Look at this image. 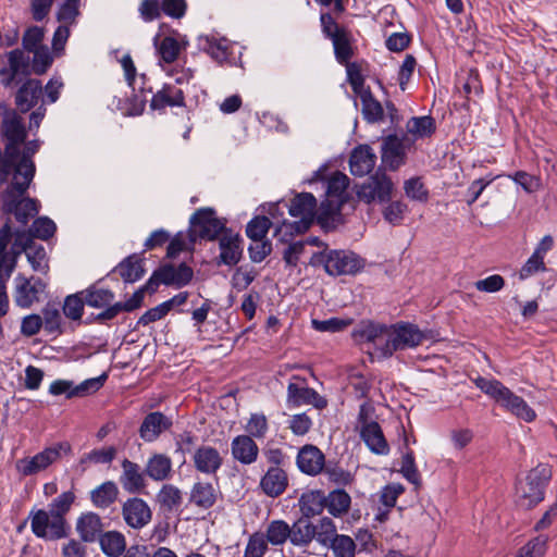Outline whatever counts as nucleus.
<instances>
[{"label": "nucleus", "instance_id": "nucleus-17", "mask_svg": "<svg viewBox=\"0 0 557 557\" xmlns=\"http://www.w3.org/2000/svg\"><path fill=\"white\" fill-rule=\"evenodd\" d=\"M389 326L372 321H361L354 330L352 336L357 342L372 343L381 352V346L387 343Z\"/></svg>", "mask_w": 557, "mask_h": 557}, {"label": "nucleus", "instance_id": "nucleus-44", "mask_svg": "<svg viewBox=\"0 0 557 557\" xmlns=\"http://www.w3.org/2000/svg\"><path fill=\"white\" fill-rule=\"evenodd\" d=\"M351 498L344 490H335L325 497L329 512L334 517H342L350 507Z\"/></svg>", "mask_w": 557, "mask_h": 557}, {"label": "nucleus", "instance_id": "nucleus-53", "mask_svg": "<svg viewBox=\"0 0 557 557\" xmlns=\"http://www.w3.org/2000/svg\"><path fill=\"white\" fill-rule=\"evenodd\" d=\"M23 252L26 253L27 260L34 271L46 272L48 269L46 250L42 245H37L34 242L28 245L27 249Z\"/></svg>", "mask_w": 557, "mask_h": 557}, {"label": "nucleus", "instance_id": "nucleus-37", "mask_svg": "<svg viewBox=\"0 0 557 557\" xmlns=\"http://www.w3.org/2000/svg\"><path fill=\"white\" fill-rule=\"evenodd\" d=\"M289 541L295 546H308L315 537V525L306 519H299L290 527Z\"/></svg>", "mask_w": 557, "mask_h": 557}, {"label": "nucleus", "instance_id": "nucleus-22", "mask_svg": "<svg viewBox=\"0 0 557 557\" xmlns=\"http://www.w3.org/2000/svg\"><path fill=\"white\" fill-rule=\"evenodd\" d=\"M287 404L293 407L313 405L315 408H323L326 406L325 399L313 388L294 382H290L287 386Z\"/></svg>", "mask_w": 557, "mask_h": 557}, {"label": "nucleus", "instance_id": "nucleus-54", "mask_svg": "<svg viewBox=\"0 0 557 557\" xmlns=\"http://www.w3.org/2000/svg\"><path fill=\"white\" fill-rule=\"evenodd\" d=\"M269 549V543L262 532L252 533L247 541L244 557H263Z\"/></svg>", "mask_w": 557, "mask_h": 557}, {"label": "nucleus", "instance_id": "nucleus-27", "mask_svg": "<svg viewBox=\"0 0 557 557\" xmlns=\"http://www.w3.org/2000/svg\"><path fill=\"white\" fill-rule=\"evenodd\" d=\"M360 437L372 453L376 455L388 454L389 446L377 422H364L360 426Z\"/></svg>", "mask_w": 557, "mask_h": 557}, {"label": "nucleus", "instance_id": "nucleus-49", "mask_svg": "<svg viewBox=\"0 0 557 557\" xmlns=\"http://www.w3.org/2000/svg\"><path fill=\"white\" fill-rule=\"evenodd\" d=\"M315 540L324 545L329 546L334 539L337 537V529L334 521L331 518L323 517L320 519L319 523L315 525Z\"/></svg>", "mask_w": 557, "mask_h": 557}, {"label": "nucleus", "instance_id": "nucleus-6", "mask_svg": "<svg viewBox=\"0 0 557 557\" xmlns=\"http://www.w3.org/2000/svg\"><path fill=\"white\" fill-rule=\"evenodd\" d=\"M70 451L67 443H57L52 446L46 447L44 450L37 453L32 457H24L15 462V469L22 476L36 475L61 458L62 453Z\"/></svg>", "mask_w": 557, "mask_h": 557}, {"label": "nucleus", "instance_id": "nucleus-1", "mask_svg": "<svg viewBox=\"0 0 557 557\" xmlns=\"http://www.w3.org/2000/svg\"><path fill=\"white\" fill-rule=\"evenodd\" d=\"M38 140L28 141L24 150L17 146V153L0 177V208L3 214H11L16 222L26 224L40 209V202L28 196L29 186L36 173L33 156L38 151Z\"/></svg>", "mask_w": 557, "mask_h": 557}, {"label": "nucleus", "instance_id": "nucleus-51", "mask_svg": "<svg viewBox=\"0 0 557 557\" xmlns=\"http://www.w3.org/2000/svg\"><path fill=\"white\" fill-rule=\"evenodd\" d=\"M246 432L252 438H264L269 431L268 419L263 413H251L245 426Z\"/></svg>", "mask_w": 557, "mask_h": 557}, {"label": "nucleus", "instance_id": "nucleus-62", "mask_svg": "<svg viewBox=\"0 0 557 557\" xmlns=\"http://www.w3.org/2000/svg\"><path fill=\"white\" fill-rule=\"evenodd\" d=\"M332 42L336 59L339 63H348L352 55V50L347 36L342 32L333 35Z\"/></svg>", "mask_w": 557, "mask_h": 557}, {"label": "nucleus", "instance_id": "nucleus-21", "mask_svg": "<svg viewBox=\"0 0 557 557\" xmlns=\"http://www.w3.org/2000/svg\"><path fill=\"white\" fill-rule=\"evenodd\" d=\"M42 85L39 79L27 78L15 94V104L23 113L33 109L42 98Z\"/></svg>", "mask_w": 557, "mask_h": 557}, {"label": "nucleus", "instance_id": "nucleus-40", "mask_svg": "<svg viewBox=\"0 0 557 557\" xmlns=\"http://www.w3.org/2000/svg\"><path fill=\"white\" fill-rule=\"evenodd\" d=\"M299 507L302 515L307 518L319 515L325 505V496L321 491H309L299 498Z\"/></svg>", "mask_w": 557, "mask_h": 557}, {"label": "nucleus", "instance_id": "nucleus-29", "mask_svg": "<svg viewBox=\"0 0 557 557\" xmlns=\"http://www.w3.org/2000/svg\"><path fill=\"white\" fill-rule=\"evenodd\" d=\"M172 459L165 454H152L145 466L146 475L157 482L169 480L172 476Z\"/></svg>", "mask_w": 557, "mask_h": 557}, {"label": "nucleus", "instance_id": "nucleus-14", "mask_svg": "<svg viewBox=\"0 0 557 557\" xmlns=\"http://www.w3.org/2000/svg\"><path fill=\"white\" fill-rule=\"evenodd\" d=\"M289 214L294 218H300L299 221L290 224V228L296 233L306 232L312 224L317 211V199L310 193L296 195L288 207Z\"/></svg>", "mask_w": 557, "mask_h": 557}, {"label": "nucleus", "instance_id": "nucleus-43", "mask_svg": "<svg viewBox=\"0 0 557 557\" xmlns=\"http://www.w3.org/2000/svg\"><path fill=\"white\" fill-rule=\"evenodd\" d=\"M361 100V113L363 119L369 123H375L383 119V107L373 97L372 92L368 89L358 95Z\"/></svg>", "mask_w": 557, "mask_h": 557}, {"label": "nucleus", "instance_id": "nucleus-11", "mask_svg": "<svg viewBox=\"0 0 557 557\" xmlns=\"http://www.w3.org/2000/svg\"><path fill=\"white\" fill-rule=\"evenodd\" d=\"M8 64L0 69V83L4 87H12L15 84L27 79L32 73L30 60L22 49H13L7 53Z\"/></svg>", "mask_w": 557, "mask_h": 557}, {"label": "nucleus", "instance_id": "nucleus-24", "mask_svg": "<svg viewBox=\"0 0 557 557\" xmlns=\"http://www.w3.org/2000/svg\"><path fill=\"white\" fill-rule=\"evenodd\" d=\"M122 473L120 475V483L122 487L131 493H139L146 486L145 470L141 471L140 466L128 459L121 462Z\"/></svg>", "mask_w": 557, "mask_h": 557}, {"label": "nucleus", "instance_id": "nucleus-36", "mask_svg": "<svg viewBox=\"0 0 557 557\" xmlns=\"http://www.w3.org/2000/svg\"><path fill=\"white\" fill-rule=\"evenodd\" d=\"M156 500L163 511L175 512L183 504V493L173 484H164L158 492Z\"/></svg>", "mask_w": 557, "mask_h": 557}, {"label": "nucleus", "instance_id": "nucleus-25", "mask_svg": "<svg viewBox=\"0 0 557 557\" xmlns=\"http://www.w3.org/2000/svg\"><path fill=\"white\" fill-rule=\"evenodd\" d=\"M232 456L242 465H251L257 461L259 447L255 440L249 435H237L231 443Z\"/></svg>", "mask_w": 557, "mask_h": 557}, {"label": "nucleus", "instance_id": "nucleus-31", "mask_svg": "<svg viewBox=\"0 0 557 557\" xmlns=\"http://www.w3.org/2000/svg\"><path fill=\"white\" fill-rule=\"evenodd\" d=\"M162 284L175 285L182 287L187 285L193 278V270L185 263L175 267L172 264L163 265L159 269Z\"/></svg>", "mask_w": 557, "mask_h": 557}, {"label": "nucleus", "instance_id": "nucleus-7", "mask_svg": "<svg viewBox=\"0 0 557 557\" xmlns=\"http://www.w3.org/2000/svg\"><path fill=\"white\" fill-rule=\"evenodd\" d=\"M28 519L32 532L39 539L55 541L69 535L67 522L55 518L48 510L33 508Z\"/></svg>", "mask_w": 557, "mask_h": 557}, {"label": "nucleus", "instance_id": "nucleus-47", "mask_svg": "<svg viewBox=\"0 0 557 557\" xmlns=\"http://www.w3.org/2000/svg\"><path fill=\"white\" fill-rule=\"evenodd\" d=\"M407 132L416 138L428 137L435 131L434 120L431 116H414L407 122Z\"/></svg>", "mask_w": 557, "mask_h": 557}, {"label": "nucleus", "instance_id": "nucleus-55", "mask_svg": "<svg viewBox=\"0 0 557 557\" xmlns=\"http://www.w3.org/2000/svg\"><path fill=\"white\" fill-rule=\"evenodd\" d=\"M548 537L539 535L522 546L516 557H544L547 552Z\"/></svg>", "mask_w": 557, "mask_h": 557}, {"label": "nucleus", "instance_id": "nucleus-63", "mask_svg": "<svg viewBox=\"0 0 557 557\" xmlns=\"http://www.w3.org/2000/svg\"><path fill=\"white\" fill-rule=\"evenodd\" d=\"M351 324L350 319L330 318L327 320H312V327L319 332H339Z\"/></svg>", "mask_w": 557, "mask_h": 557}, {"label": "nucleus", "instance_id": "nucleus-34", "mask_svg": "<svg viewBox=\"0 0 557 557\" xmlns=\"http://www.w3.org/2000/svg\"><path fill=\"white\" fill-rule=\"evenodd\" d=\"M153 44L160 59L165 63L174 62L181 50L187 45L184 39L178 40L172 36H165L160 39L159 35L153 38Z\"/></svg>", "mask_w": 557, "mask_h": 557}, {"label": "nucleus", "instance_id": "nucleus-23", "mask_svg": "<svg viewBox=\"0 0 557 557\" xmlns=\"http://www.w3.org/2000/svg\"><path fill=\"white\" fill-rule=\"evenodd\" d=\"M261 491L269 497L281 496L288 486V476L281 467H269L259 484Z\"/></svg>", "mask_w": 557, "mask_h": 557}, {"label": "nucleus", "instance_id": "nucleus-18", "mask_svg": "<svg viewBox=\"0 0 557 557\" xmlns=\"http://www.w3.org/2000/svg\"><path fill=\"white\" fill-rule=\"evenodd\" d=\"M194 467L206 475H215L223 463L219 450L212 446L202 445L193 455Z\"/></svg>", "mask_w": 557, "mask_h": 557}, {"label": "nucleus", "instance_id": "nucleus-45", "mask_svg": "<svg viewBox=\"0 0 557 557\" xmlns=\"http://www.w3.org/2000/svg\"><path fill=\"white\" fill-rule=\"evenodd\" d=\"M215 491L210 483L197 482L190 492V502L198 507L208 509L215 503Z\"/></svg>", "mask_w": 557, "mask_h": 557}, {"label": "nucleus", "instance_id": "nucleus-56", "mask_svg": "<svg viewBox=\"0 0 557 557\" xmlns=\"http://www.w3.org/2000/svg\"><path fill=\"white\" fill-rule=\"evenodd\" d=\"M548 537L539 535L522 546L516 557H544L547 552Z\"/></svg>", "mask_w": 557, "mask_h": 557}, {"label": "nucleus", "instance_id": "nucleus-26", "mask_svg": "<svg viewBox=\"0 0 557 557\" xmlns=\"http://www.w3.org/2000/svg\"><path fill=\"white\" fill-rule=\"evenodd\" d=\"M376 161V156L368 145L356 147L349 158L350 172L355 176H364L369 174Z\"/></svg>", "mask_w": 557, "mask_h": 557}, {"label": "nucleus", "instance_id": "nucleus-13", "mask_svg": "<svg viewBox=\"0 0 557 557\" xmlns=\"http://www.w3.org/2000/svg\"><path fill=\"white\" fill-rule=\"evenodd\" d=\"M393 188L391 178L384 173L376 172L359 186L357 196L366 203H382L391 200Z\"/></svg>", "mask_w": 557, "mask_h": 557}, {"label": "nucleus", "instance_id": "nucleus-33", "mask_svg": "<svg viewBox=\"0 0 557 557\" xmlns=\"http://www.w3.org/2000/svg\"><path fill=\"white\" fill-rule=\"evenodd\" d=\"M405 159L403 144L398 138L388 136L382 144V163L391 170H397Z\"/></svg>", "mask_w": 557, "mask_h": 557}, {"label": "nucleus", "instance_id": "nucleus-39", "mask_svg": "<svg viewBox=\"0 0 557 557\" xmlns=\"http://www.w3.org/2000/svg\"><path fill=\"white\" fill-rule=\"evenodd\" d=\"M99 543L102 552L109 557H120L127 549L125 536L117 531L101 534Z\"/></svg>", "mask_w": 557, "mask_h": 557}, {"label": "nucleus", "instance_id": "nucleus-3", "mask_svg": "<svg viewBox=\"0 0 557 557\" xmlns=\"http://www.w3.org/2000/svg\"><path fill=\"white\" fill-rule=\"evenodd\" d=\"M0 115L2 116L0 135L5 141L3 159L0 160V177H4L7 168L17 153V146H21L27 137V131L23 117L15 110L0 104Z\"/></svg>", "mask_w": 557, "mask_h": 557}, {"label": "nucleus", "instance_id": "nucleus-30", "mask_svg": "<svg viewBox=\"0 0 557 557\" xmlns=\"http://www.w3.org/2000/svg\"><path fill=\"white\" fill-rule=\"evenodd\" d=\"M15 290H14V301L17 307L21 308H29L35 301L38 300V288L37 284H40L38 280L37 283L32 284L30 280L26 278L22 274H18L15 277Z\"/></svg>", "mask_w": 557, "mask_h": 557}, {"label": "nucleus", "instance_id": "nucleus-20", "mask_svg": "<svg viewBox=\"0 0 557 557\" xmlns=\"http://www.w3.org/2000/svg\"><path fill=\"white\" fill-rule=\"evenodd\" d=\"M296 462L302 473L317 475L324 469L325 457L317 446L305 445L299 449Z\"/></svg>", "mask_w": 557, "mask_h": 557}, {"label": "nucleus", "instance_id": "nucleus-15", "mask_svg": "<svg viewBox=\"0 0 557 557\" xmlns=\"http://www.w3.org/2000/svg\"><path fill=\"white\" fill-rule=\"evenodd\" d=\"M122 516L129 528L139 530L150 523L152 511L144 499L132 497L123 503Z\"/></svg>", "mask_w": 557, "mask_h": 557}, {"label": "nucleus", "instance_id": "nucleus-59", "mask_svg": "<svg viewBox=\"0 0 557 557\" xmlns=\"http://www.w3.org/2000/svg\"><path fill=\"white\" fill-rule=\"evenodd\" d=\"M272 222L267 216L253 218L246 227V234L251 240L264 239Z\"/></svg>", "mask_w": 557, "mask_h": 557}, {"label": "nucleus", "instance_id": "nucleus-57", "mask_svg": "<svg viewBox=\"0 0 557 557\" xmlns=\"http://www.w3.org/2000/svg\"><path fill=\"white\" fill-rule=\"evenodd\" d=\"M329 547L333 550L334 557H355L357 545L350 536L339 534Z\"/></svg>", "mask_w": 557, "mask_h": 557}, {"label": "nucleus", "instance_id": "nucleus-42", "mask_svg": "<svg viewBox=\"0 0 557 557\" xmlns=\"http://www.w3.org/2000/svg\"><path fill=\"white\" fill-rule=\"evenodd\" d=\"M116 271L126 283H134L140 280L145 274L143 261L136 255L125 258L116 267Z\"/></svg>", "mask_w": 557, "mask_h": 557}, {"label": "nucleus", "instance_id": "nucleus-64", "mask_svg": "<svg viewBox=\"0 0 557 557\" xmlns=\"http://www.w3.org/2000/svg\"><path fill=\"white\" fill-rule=\"evenodd\" d=\"M404 189L408 198L416 201L428 200V189L424 187L420 177H412L405 182Z\"/></svg>", "mask_w": 557, "mask_h": 557}, {"label": "nucleus", "instance_id": "nucleus-48", "mask_svg": "<svg viewBox=\"0 0 557 557\" xmlns=\"http://www.w3.org/2000/svg\"><path fill=\"white\" fill-rule=\"evenodd\" d=\"M75 500V494L72 491H66L55 497L49 504V512L62 521H66L65 516L71 510Z\"/></svg>", "mask_w": 557, "mask_h": 557}, {"label": "nucleus", "instance_id": "nucleus-52", "mask_svg": "<svg viewBox=\"0 0 557 557\" xmlns=\"http://www.w3.org/2000/svg\"><path fill=\"white\" fill-rule=\"evenodd\" d=\"M45 38V30L39 26H29L23 34L22 46L24 51L33 52L37 49L45 47L42 40Z\"/></svg>", "mask_w": 557, "mask_h": 557}, {"label": "nucleus", "instance_id": "nucleus-28", "mask_svg": "<svg viewBox=\"0 0 557 557\" xmlns=\"http://www.w3.org/2000/svg\"><path fill=\"white\" fill-rule=\"evenodd\" d=\"M184 91L176 85L165 84L150 100L152 110H163L166 107H184Z\"/></svg>", "mask_w": 557, "mask_h": 557}, {"label": "nucleus", "instance_id": "nucleus-4", "mask_svg": "<svg viewBox=\"0 0 557 557\" xmlns=\"http://www.w3.org/2000/svg\"><path fill=\"white\" fill-rule=\"evenodd\" d=\"M474 383L484 394L493 398L518 419L524 420L525 422H532L536 418L535 411L525 403V400L513 394L502 382L494 379L488 380L478 376L474 380Z\"/></svg>", "mask_w": 557, "mask_h": 557}, {"label": "nucleus", "instance_id": "nucleus-5", "mask_svg": "<svg viewBox=\"0 0 557 557\" xmlns=\"http://www.w3.org/2000/svg\"><path fill=\"white\" fill-rule=\"evenodd\" d=\"M424 339V334L411 323H397L389 325L387 343L381 346V356L391 357L397 350L419 346Z\"/></svg>", "mask_w": 557, "mask_h": 557}, {"label": "nucleus", "instance_id": "nucleus-8", "mask_svg": "<svg viewBox=\"0 0 557 557\" xmlns=\"http://www.w3.org/2000/svg\"><path fill=\"white\" fill-rule=\"evenodd\" d=\"M552 478V471L546 465H539L527 475L525 482L520 483L518 493L523 505L532 508L544 499V491Z\"/></svg>", "mask_w": 557, "mask_h": 557}, {"label": "nucleus", "instance_id": "nucleus-46", "mask_svg": "<svg viewBox=\"0 0 557 557\" xmlns=\"http://www.w3.org/2000/svg\"><path fill=\"white\" fill-rule=\"evenodd\" d=\"M263 534L268 543L273 546H282L289 540V524L284 520H272Z\"/></svg>", "mask_w": 557, "mask_h": 557}, {"label": "nucleus", "instance_id": "nucleus-35", "mask_svg": "<svg viewBox=\"0 0 557 557\" xmlns=\"http://www.w3.org/2000/svg\"><path fill=\"white\" fill-rule=\"evenodd\" d=\"M77 532L85 542H94L103 529V523L99 515L87 512L82 515L76 524Z\"/></svg>", "mask_w": 557, "mask_h": 557}, {"label": "nucleus", "instance_id": "nucleus-19", "mask_svg": "<svg viewBox=\"0 0 557 557\" xmlns=\"http://www.w3.org/2000/svg\"><path fill=\"white\" fill-rule=\"evenodd\" d=\"M172 426V420L160 411L148 413L139 428V436L146 443L154 442Z\"/></svg>", "mask_w": 557, "mask_h": 557}, {"label": "nucleus", "instance_id": "nucleus-41", "mask_svg": "<svg viewBox=\"0 0 557 557\" xmlns=\"http://www.w3.org/2000/svg\"><path fill=\"white\" fill-rule=\"evenodd\" d=\"M144 288H139L137 292L133 294V296L125 302H115L109 308H106L102 312L98 314L99 320H111L115 318L122 311H133L140 307L144 299Z\"/></svg>", "mask_w": 557, "mask_h": 557}, {"label": "nucleus", "instance_id": "nucleus-12", "mask_svg": "<svg viewBox=\"0 0 557 557\" xmlns=\"http://www.w3.org/2000/svg\"><path fill=\"white\" fill-rule=\"evenodd\" d=\"M325 271L331 275L355 274L363 267L362 259L352 251L331 250L321 253Z\"/></svg>", "mask_w": 557, "mask_h": 557}, {"label": "nucleus", "instance_id": "nucleus-10", "mask_svg": "<svg viewBox=\"0 0 557 557\" xmlns=\"http://www.w3.org/2000/svg\"><path fill=\"white\" fill-rule=\"evenodd\" d=\"M225 228L224 223L216 218L215 211L211 208H201L197 210L190 218V237L214 239L218 235H222Z\"/></svg>", "mask_w": 557, "mask_h": 557}, {"label": "nucleus", "instance_id": "nucleus-9", "mask_svg": "<svg viewBox=\"0 0 557 557\" xmlns=\"http://www.w3.org/2000/svg\"><path fill=\"white\" fill-rule=\"evenodd\" d=\"M349 184V178L342 172H335L326 184V199L321 202L319 220L327 221L337 213L344 205L345 193Z\"/></svg>", "mask_w": 557, "mask_h": 557}, {"label": "nucleus", "instance_id": "nucleus-32", "mask_svg": "<svg viewBox=\"0 0 557 557\" xmlns=\"http://www.w3.org/2000/svg\"><path fill=\"white\" fill-rule=\"evenodd\" d=\"M119 494L117 484L106 481L90 492V500L96 508L107 509L117 500Z\"/></svg>", "mask_w": 557, "mask_h": 557}, {"label": "nucleus", "instance_id": "nucleus-58", "mask_svg": "<svg viewBox=\"0 0 557 557\" xmlns=\"http://www.w3.org/2000/svg\"><path fill=\"white\" fill-rule=\"evenodd\" d=\"M79 15V0H64L60 5L57 20L66 25H74Z\"/></svg>", "mask_w": 557, "mask_h": 557}, {"label": "nucleus", "instance_id": "nucleus-60", "mask_svg": "<svg viewBox=\"0 0 557 557\" xmlns=\"http://www.w3.org/2000/svg\"><path fill=\"white\" fill-rule=\"evenodd\" d=\"M33 53V62L30 64V69L34 73L41 75L47 72V70L52 64V55L47 46L37 49L32 52Z\"/></svg>", "mask_w": 557, "mask_h": 557}, {"label": "nucleus", "instance_id": "nucleus-50", "mask_svg": "<svg viewBox=\"0 0 557 557\" xmlns=\"http://www.w3.org/2000/svg\"><path fill=\"white\" fill-rule=\"evenodd\" d=\"M116 456V448L114 446H109L99 449H92L89 453L85 454L81 458L82 465L95 463V465H108L111 463Z\"/></svg>", "mask_w": 557, "mask_h": 557}, {"label": "nucleus", "instance_id": "nucleus-2", "mask_svg": "<svg viewBox=\"0 0 557 557\" xmlns=\"http://www.w3.org/2000/svg\"><path fill=\"white\" fill-rule=\"evenodd\" d=\"M8 215L5 223L0 227V256L4 275L11 276L16 268L18 257L34 242L33 239H49L54 235L57 226L51 219L40 216L34 220L28 230L24 228L28 222L26 224L17 222L22 227L13 228L12 215Z\"/></svg>", "mask_w": 557, "mask_h": 557}, {"label": "nucleus", "instance_id": "nucleus-61", "mask_svg": "<svg viewBox=\"0 0 557 557\" xmlns=\"http://www.w3.org/2000/svg\"><path fill=\"white\" fill-rule=\"evenodd\" d=\"M85 300L81 292L65 298L63 312L71 320H79L83 315Z\"/></svg>", "mask_w": 557, "mask_h": 557}, {"label": "nucleus", "instance_id": "nucleus-16", "mask_svg": "<svg viewBox=\"0 0 557 557\" xmlns=\"http://www.w3.org/2000/svg\"><path fill=\"white\" fill-rule=\"evenodd\" d=\"M220 263L237 264L243 256V238L232 230L224 231L219 238Z\"/></svg>", "mask_w": 557, "mask_h": 557}, {"label": "nucleus", "instance_id": "nucleus-38", "mask_svg": "<svg viewBox=\"0 0 557 557\" xmlns=\"http://www.w3.org/2000/svg\"><path fill=\"white\" fill-rule=\"evenodd\" d=\"M81 295H83L85 304L91 308H109L114 300L113 292L96 284L82 290Z\"/></svg>", "mask_w": 557, "mask_h": 557}]
</instances>
